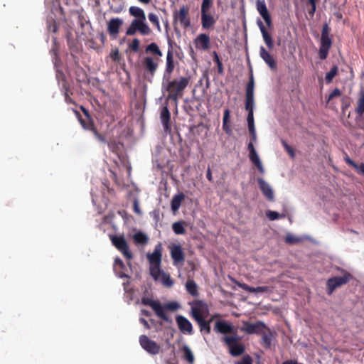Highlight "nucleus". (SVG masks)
I'll return each mask as SVG.
<instances>
[{
    "mask_svg": "<svg viewBox=\"0 0 364 364\" xmlns=\"http://www.w3.org/2000/svg\"><path fill=\"white\" fill-rule=\"evenodd\" d=\"M191 80V76H181L173 80H170L168 77L163 78L162 88L168 92L166 100L177 102L183 96L184 90L190 84Z\"/></svg>",
    "mask_w": 364,
    "mask_h": 364,
    "instance_id": "f257e3e1",
    "label": "nucleus"
},
{
    "mask_svg": "<svg viewBox=\"0 0 364 364\" xmlns=\"http://www.w3.org/2000/svg\"><path fill=\"white\" fill-rule=\"evenodd\" d=\"M162 245L161 242H159L155 245L154 252L146 255V257L150 264V274L156 281L159 280V276L161 273V264L162 259Z\"/></svg>",
    "mask_w": 364,
    "mask_h": 364,
    "instance_id": "f03ea898",
    "label": "nucleus"
},
{
    "mask_svg": "<svg viewBox=\"0 0 364 364\" xmlns=\"http://www.w3.org/2000/svg\"><path fill=\"white\" fill-rule=\"evenodd\" d=\"M331 28L328 23H324L322 26L318 55L321 60L327 58L329 50L331 48L333 41L330 36Z\"/></svg>",
    "mask_w": 364,
    "mask_h": 364,
    "instance_id": "7ed1b4c3",
    "label": "nucleus"
},
{
    "mask_svg": "<svg viewBox=\"0 0 364 364\" xmlns=\"http://www.w3.org/2000/svg\"><path fill=\"white\" fill-rule=\"evenodd\" d=\"M80 109L82 111V112L84 113V114L85 115V117L87 118V121H86L82 118V117L78 111L74 110V112H75L76 117H77L82 127L86 130L91 131L92 132V134H94L95 137L98 141H100V142L105 143L106 139H105V136L102 135V134L99 133L97 132V130L96 129V128L95 127L93 121L91 118V116L90 115L88 110L87 109H85L83 106H80Z\"/></svg>",
    "mask_w": 364,
    "mask_h": 364,
    "instance_id": "20e7f679",
    "label": "nucleus"
},
{
    "mask_svg": "<svg viewBox=\"0 0 364 364\" xmlns=\"http://www.w3.org/2000/svg\"><path fill=\"white\" fill-rule=\"evenodd\" d=\"M178 23L185 29L191 26L189 7L188 6L183 5L178 10L176 9L173 12V24L176 33L179 32L176 26Z\"/></svg>",
    "mask_w": 364,
    "mask_h": 364,
    "instance_id": "39448f33",
    "label": "nucleus"
},
{
    "mask_svg": "<svg viewBox=\"0 0 364 364\" xmlns=\"http://www.w3.org/2000/svg\"><path fill=\"white\" fill-rule=\"evenodd\" d=\"M222 341L227 346L230 354L233 357L242 355L245 350V345L240 342L238 336H225L222 338Z\"/></svg>",
    "mask_w": 364,
    "mask_h": 364,
    "instance_id": "423d86ee",
    "label": "nucleus"
},
{
    "mask_svg": "<svg viewBox=\"0 0 364 364\" xmlns=\"http://www.w3.org/2000/svg\"><path fill=\"white\" fill-rule=\"evenodd\" d=\"M139 32L142 36H149L151 29L146 23V18L133 19L126 31L127 36H133Z\"/></svg>",
    "mask_w": 364,
    "mask_h": 364,
    "instance_id": "0eeeda50",
    "label": "nucleus"
},
{
    "mask_svg": "<svg viewBox=\"0 0 364 364\" xmlns=\"http://www.w3.org/2000/svg\"><path fill=\"white\" fill-rule=\"evenodd\" d=\"M112 245L123 255V256L130 260L133 257V255L129 250L127 242L123 235H109Z\"/></svg>",
    "mask_w": 364,
    "mask_h": 364,
    "instance_id": "6e6552de",
    "label": "nucleus"
},
{
    "mask_svg": "<svg viewBox=\"0 0 364 364\" xmlns=\"http://www.w3.org/2000/svg\"><path fill=\"white\" fill-rule=\"evenodd\" d=\"M343 275L341 277H333L327 280V293L331 295L336 289L347 284L351 279L352 275L346 272L343 271Z\"/></svg>",
    "mask_w": 364,
    "mask_h": 364,
    "instance_id": "1a4fd4ad",
    "label": "nucleus"
},
{
    "mask_svg": "<svg viewBox=\"0 0 364 364\" xmlns=\"http://www.w3.org/2000/svg\"><path fill=\"white\" fill-rule=\"evenodd\" d=\"M141 304L146 306H149L154 311L156 315L163 321L172 323V319L167 315V314L164 313V308L159 301H154L149 297H143L141 299Z\"/></svg>",
    "mask_w": 364,
    "mask_h": 364,
    "instance_id": "9d476101",
    "label": "nucleus"
},
{
    "mask_svg": "<svg viewBox=\"0 0 364 364\" xmlns=\"http://www.w3.org/2000/svg\"><path fill=\"white\" fill-rule=\"evenodd\" d=\"M254 77L253 75L251 74L250 76V80L246 86L245 91V109L250 112H254V106H255V100H254Z\"/></svg>",
    "mask_w": 364,
    "mask_h": 364,
    "instance_id": "9b49d317",
    "label": "nucleus"
},
{
    "mask_svg": "<svg viewBox=\"0 0 364 364\" xmlns=\"http://www.w3.org/2000/svg\"><path fill=\"white\" fill-rule=\"evenodd\" d=\"M139 343L143 349L151 355H156L160 352L161 347L156 342L151 340L146 335L139 337Z\"/></svg>",
    "mask_w": 364,
    "mask_h": 364,
    "instance_id": "f8f14e48",
    "label": "nucleus"
},
{
    "mask_svg": "<svg viewBox=\"0 0 364 364\" xmlns=\"http://www.w3.org/2000/svg\"><path fill=\"white\" fill-rule=\"evenodd\" d=\"M267 329L266 324L261 321L256 323H250L248 321L243 322V326L241 328L242 331L247 334H261Z\"/></svg>",
    "mask_w": 364,
    "mask_h": 364,
    "instance_id": "ddd939ff",
    "label": "nucleus"
},
{
    "mask_svg": "<svg viewBox=\"0 0 364 364\" xmlns=\"http://www.w3.org/2000/svg\"><path fill=\"white\" fill-rule=\"evenodd\" d=\"M124 21L120 18H112L107 22V31L112 39H116Z\"/></svg>",
    "mask_w": 364,
    "mask_h": 364,
    "instance_id": "4468645a",
    "label": "nucleus"
},
{
    "mask_svg": "<svg viewBox=\"0 0 364 364\" xmlns=\"http://www.w3.org/2000/svg\"><path fill=\"white\" fill-rule=\"evenodd\" d=\"M171 257L174 265L182 264L185 260L183 248L179 244H173L170 247Z\"/></svg>",
    "mask_w": 364,
    "mask_h": 364,
    "instance_id": "2eb2a0df",
    "label": "nucleus"
},
{
    "mask_svg": "<svg viewBox=\"0 0 364 364\" xmlns=\"http://www.w3.org/2000/svg\"><path fill=\"white\" fill-rule=\"evenodd\" d=\"M159 60L160 59L159 58H156L154 60L152 57L150 56L145 57L142 61L145 73H147L151 77H153L158 68Z\"/></svg>",
    "mask_w": 364,
    "mask_h": 364,
    "instance_id": "dca6fc26",
    "label": "nucleus"
},
{
    "mask_svg": "<svg viewBox=\"0 0 364 364\" xmlns=\"http://www.w3.org/2000/svg\"><path fill=\"white\" fill-rule=\"evenodd\" d=\"M256 8L268 27L272 26V18L264 0H256Z\"/></svg>",
    "mask_w": 364,
    "mask_h": 364,
    "instance_id": "f3484780",
    "label": "nucleus"
},
{
    "mask_svg": "<svg viewBox=\"0 0 364 364\" xmlns=\"http://www.w3.org/2000/svg\"><path fill=\"white\" fill-rule=\"evenodd\" d=\"M206 311H208L207 306L202 301H196L191 308L192 316L196 321L203 318Z\"/></svg>",
    "mask_w": 364,
    "mask_h": 364,
    "instance_id": "a211bd4d",
    "label": "nucleus"
},
{
    "mask_svg": "<svg viewBox=\"0 0 364 364\" xmlns=\"http://www.w3.org/2000/svg\"><path fill=\"white\" fill-rule=\"evenodd\" d=\"M247 149L249 150V157L252 163L257 168L258 171L261 173H264V169L262 164V162L259 158V156L257 155L256 150L255 149L254 144H252V141H250L248 144Z\"/></svg>",
    "mask_w": 364,
    "mask_h": 364,
    "instance_id": "6ab92c4d",
    "label": "nucleus"
},
{
    "mask_svg": "<svg viewBox=\"0 0 364 364\" xmlns=\"http://www.w3.org/2000/svg\"><path fill=\"white\" fill-rule=\"evenodd\" d=\"M178 329L183 333H193V326L188 319L182 315H178L176 317Z\"/></svg>",
    "mask_w": 364,
    "mask_h": 364,
    "instance_id": "aec40b11",
    "label": "nucleus"
},
{
    "mask_svg": "<svg viewBox=\"0 0 364 364\" xmlns=\"http://www.w3.org/2000/svg\"><path fill=\"white\" fill-rule=\"evenodd\" d=\"M214 331L222 334H232L235 332L234 326L224 320L215 322Z\"/></svg>",
    "mask_w": 364,
    "mask_h": 364,
    "instance_id": "412c9836",
    "label": "nucleus"
},
{
    "mask_svg": "<svg viewBox=\"0 0 364 364\" xmlns=\"http://www.w3.org/2000/svg\"><path fill=\"white\" fill-rule=\"evenodd\" d=\"M210 38L206 33L199 34L193 41L195 47L198 50H206L210 47Z\"/></svg>",
    "mask_w": 364,
    "mask_h": 364,
    "instance_id": "4be33fe9",
    "label": "nucleus"
},
{
    "mask_svg": "<svg viewBox=\"0 0 364 364\" xmlns=\"http://www.w3.org/2000/svg\"><path fill=\"white\" fill-rule=\"evenodd\" d=\"M259 55L271 70H277L276 60L263 46L259 48Z\"/></svg>",
    "mask_w": 364,
    "mask_h": 364,
    "instance_id": "5701e85b",
    "label": "nucleus"
},
{
    "mask_svg": "<svg viewBox=\"0 0 364 364\" xmlns=\"http://www.w3.org/2000/svg\"><path fill=\"white\" fill-rule=\"evenodd\" d=\"M200 19L202 28L205 30L213 29L217 22V18L210 13L201 14Z\"/></svg>",
    "mask_w": 364,
    "mask_h": 364,
    "instance_id": "b1692460",
    "label": "nucleus"
},
{
    "mask_svg": "<svg viewBox=\"0 0 364 364\" xmlns=\"http://www.w3.org/2000/svg\"><path fill=\"white\" fill-rule=\"evenodd\" d=\"M259 189L267 200L273 201L274 196L271 186L262 178L257 179Z\"/></svg>",
    "mask_w": 364,
    "mask_h": 364,
    "instance_id": "393cba45",
    "label": "nucleus"
},
{
    "mask_svg": "<svg viewBox=\"0 0 364 364\" xmlns=\"http://www.w3.org/2000/svg\"><path fill=\"white\" fill-rule=\"evenodd\" d=\"M175 68L173 54L171 49H168L166 55V69L163 78L170 77Z\"/></svg>",
    "mask_w": 364,
    "mask_h": 364,
    "instance_id": "a878e982",
    "label": "nucleus"
},
{
    "mask_svg": "<svg viewBox=\"0 0 364 364\" xmlns=\"http://www.w3.org/2000/svg\"><path fill=\"white\" fill-rule=\"evenodd\" d=\"M257 25L260 29L265 44L269 50H272L274 48V43L271 34L267 31L261 20H258Z\"/></svg>",
    "mask_w": 364,
    "mask_h": 364,
    "instance_id": "bb28decb",
    "label": "nucleus"
},
{
    "mask_svg": "<svg viewBox=\"0 0 364 364\" xmlns=\"http://www.w3.org/2000/svg\"><path fill=\"white\" fill-rule=\"evenodd\" d=\"M160 118L165 131L171 129V113L167 105L164 106L161 111Z\"/></svg>",
    "mask_w": 364,
    "mask_h": 364,
    "instance_id": "cd10ccee",
    "label": "nucleus"
},
{
    "mask_svg": "<svg viewBox=\"0 0 364 364\" xmlns=\"http://www.w3.org/2000/svg\"><path fill=\"white\" fill-rule=\"evenodd\" d=\"M237 286L242 289L250 293H264L270 291V288L267 286L252 287L245 283H237Z\"/></svg>",
    "mask_w": 364,
    "mask_h": 364,
    "instance_id": "c85d7f7f",
    "label": "nucleus"
},
{
    "mask_svg": "<svg viewBox=\"0 0 364 364\" xmlns=\"http://www.w3.org/2000/svg\"><path fill=\"white\" fill-rule=\"evenodd\" d=\"M230 111L229 109H225L223 113V129L228 135L232 134V129L230 124Z\"/></svg>",
    "mask_w": 364,
    "mask_h": 364,
    "instance_id": "c756f323",
    "label": "nucleus"
},
{
    "mask_svg": "<svg viewBox=\"0 0 364 364\" xmlns=\"http://www.w3.org/2000/svg\"><path fill=\"white\" fill-rule=\"evenodd\" d=\"M185 198V195L183 193H180L173 196L172 200L171 201V208L173 212H176L178 210L182 201Z\"/></svg>",
    "mask_w": 364,
    "mask_h": 364,
    "instance_id": "7c9ffc66",
    "label": "nucleus"
},
{
    "mask_svg": "<svg viewBox=\"0 0 364 364\" xmlns=\"http://www.w3.org/2000/svg\"><path fill=\"white\" fill-rule=\"evenodd\" d=\"M213 318H211L210 320L206 321L203 318L196 321L201 333H203L205 334L210 333V323L213 321Z\"/></svg>",
    "mask_w": 364,
    "mask_h": 364,
    "instance_id": "2f4dec72",
    "label": "nucleus"
},
{
    "mask_svg": "<svg viewBox=\"0 0 364 364\" xmlns=\"http://www.w3.org/2000/svg\"><path fill=\"white\" fill-rule=\"evenodd\" d=\"M267 332L264 331L261 333L262 344L265 348H269L272 346V333L269 328L267 327Z\"/></svg>",
    "mask_w": 364,
    "mask_h": 364,
    "instance_id": "473e14b6",
    "label": "nucleus"
},
{
    "mask_svg": "<svg viewBox=\"0 0 364 364\" xmlns=\"http://www.w3.org/2000/svg\"><path fill=\"white\" fill-rule=\"evenodd\" d=\"M129 14L134 17V19H142L146 18L144 11L138 6H132L129 9Z\"/></svg>",
    "mask_w": 364,
    "mask_h": 364,
    "instance_id": "72a5a7b5",
    "label": "nucleus"
},
{
    "mask_svg": "<svg viewBox=\"0 0 364 364\" xmlns=\"http://www.w3.org/2000/svg\"><path fill=\"white\" fill-rule=\"evenodd\" d=\"M185 225H186V221L179 220L173 223L172 230L176 235H183L186 233Z\"/></svg>",
    "mask_w": 364,
    "mask_h": 364,
    "instance_id": "f704fd0d",
    "label": "nucleus"
},
{
    "mask_svg": "<svg viewBox=\"0 0 364 364\" xmlns=\"http://www.w3.org/2000/svg\"><path fill=\"white\" fill-rule=\"evenodd\" d=\"M186 289L191 296L195 297L198 296V286L194 280H188L186 283Z\"/></svg>",
    "mask_w": 364,
    "mask_h": 364,
    "instance_id": "c9c22d12",
    "label": "nucleus"
},
{
    "mask_svg": "<svg viewBox=\"0 0 364 364\" xmlns=\"http://www.w3.org/2000/svg\"><path fill=\"white\" fill-rule=\"evenodd\" d=\"M145 50L146 53H151L153 55H155L159 59L162 56V52L161 51L158 45L156 43H151L150 44H149L146 46Z\"/></svg>",
    "mask_w": 364,
    "mask_h": 364,
    "instance_id": "e433bc0d",
    "label": "nucleus"
},
{
    "mask_svg": "<svg viewBox=\"0 0 364 364\" xmlns=\"http://www.w3.org/2000/svg\"><path fill=\"white\" fill-rule=\"evenodd\" d=\"M108 147L109 149L117 156L119 155L122 151L123 144L115 140H110L107 142Z\"/></svg>",
    "mask_w": 364,
    "mask_h": 364,
    "instance_id": "4c0bfd02",
    "label": "nucleus"
},
{
    "mask_svg": "<svg viewBox=\"0 0 364 364\" xmlns=\"http://www.w3.org/2000/svg\"><path fill=\"white\" fill-rule=\"evenodd\" d=\"M355 112L359 116H362L364 114V90H362L360 92V96L357 101V107L355 108Z\"/></svg>",
    "mask_w": 364,
    "mask_h": 364,
    "instance_id": "58836bf2",
    "label": "nucleus"
},
{
    "mask_svg": "<svg viewBox=\"0 0 364 364\" xmlns=\"http://www.w3.org/2000/svg\"><path fill=\"white\" fill-rule=\"evenodd\" d=\"M159 279H160L161 283L166 287H171L173 285V281L170 275L162 270Z\"/></svg>",
    "mask_w": 364,
    "mask_h": 364,
    "instance_id": "ea45409f",
    "label": "nucleus"
},
{
    "mask_svg": "<svg viewBox=\"0 0 364 364\" xmlns=\"http://www.w3.org/2000/svg\"><path fill=\"white\" fill-rule=\"evenodd\" d=\"M338 73V68L336 65L332 66L329 72L326 74L325 80L327 84L332 82L333 79L337 75Z\"/></svg>",
    "mask_w": 364,
    "mask_h": 364,
    "instance_id": "a19ab883",
    "label": "nucleus"
},
{
    "mask_svg": "<svg viewBox=\"0 0 364 364\" xmlns=\"http://www.w3.org/2000/svg\"><path fill=\"white\" fill-rule=\"evenodd\" d=\"M345 161L349 166H350L353 167L354 168H355L360 174H362V171L361 170L364 169V164L363 163H361L360 164H357L351 159H350V157L348 156H347V155L345 157Z\"/></svg>",
    "mask_w": 364,
    "mask_h": 364,
    "instance_id": "79ce46f5",
    "label": "nucleus"
},
{
    "mask_svg": "<svg viewBox=\"0 0 364 364\" xmlns=\"http://www.w3.org/2000/svg\"><path fill=\"white\" fill-rule=\"evenodd\" d=\"M134 242L136 243V244H141V245H143V244H145L148 242V237L147 236L141 232H136L134 235Z\"/></svg>",
    "mask_w": 364,
    "mask_h": 364,
    "instance_id": "37998d69",
    "label": "nucleus"
},
{
    "mask_svg": "<svg viewBox=\"0 0 364 364\" xmlns=\"http://www.w3.org/2000/svg\"><path fill=\"white\" fill-rule=\"evenodd\" d=\"M148 18H149V21L154 26H156V28L158 30V31L160 32L161 31V26H160V23H159V16L156 14H154V13H149L148 14Z\"/></svg>",
    "mask_w": 364,
    "mask_h": 364,
    "instance_id": "c03bdc74",
    "label": "nucleus"
},
{
    "mask_svg": "<svg viewBox=\"0 0 364 364\" xmlns=\"http://www.w3.org/2000/svg\"><path fill=\"white\" fill-rule=\"evenodd\" d=\"M183 357L190 363H193L194 361V356L188 346H184L183 347Z\"/></svg>",
    "mask_w": 364,
    "mask_h": 364,
    "instance_id": "a18cd8bd",
    "label": "nucleus"
},
{
    "mask_svg": "<svg viewBox=\"0 0 364 364\" xmlns=\"http://www.w3.org/2000/svg\"><path fill=\"white\" fill-rule=\"evenodd\" d=\"M213 61L217 65L218 74L223 75L224 73L223 63H222L221 60H220V58H219L218 53L215 51H214L213 53Z\"/></svg>",
    "mask_w": 364,
    "mask_h": 364,
    "instance_id": "49530a36",
    "label": "nucleus"
},
{
    "mask_svg": "<svg viewBox=\"0 0 364 364\" xmlns=\"http://www.w3.org/2000/svg\"><path fill=\"white\" fill-rule=\"evenodd\" d=\"M212 0H203L200 8L201 14L209 13V10L212 7Z\"/></svg>",
    "mask_w": 364,
    "mask_h": 364,
    "instance_id": "de8ad7c7",
    "label": "nucleus"
},
{
    "mask_svg": "<svg viewBox=\"0 0 364 364\" xmlns=\"http://www.w3.org/2000/svg\"><path fill=\"white\" fill-rule=\"evenodd\" d=\"M162 307L164 308L163 309L164 313L166 314V310L172 311H176L180 308V305L176 301H171V302L165 304L164 306L162 305Z\"/></svg>",
    "mask_w": 364,
    "mask_h": 364,
    "instance_id": "09e8293b",
    "label": "nucleus"
},
{
    "mask_svg": "<svg viewBox=\"0 0 364 364\" xmlns=\"http://www.w3.org/2000/svg\"><path fill=\"white\" fill-rule=\"evenodd\" d=\"M266 215L270 220H275L279 218H282L284 217V215H280L279 213H277L276 211H272V210L267 211Z\"/></svg>",
    "mask_w": 364,
    "mask_h": 364,
    "instance_id": "8fccbe9b",
    "label": "nucleus"
},
{
    "mask_svg": "<svg viewBox=\"0 0 364 364\" xmlns=\"http://www.w3.org/2000/svg\"><path fill=\"white\" fill-rule=\"evenodd\" d=\"M300 241H301L300 238H299L291 234H288L285 237V242L287 243L291 244V245L299 243Z\"/></svg>",
    "mask_w": 364,
    "mask_h": 364,
    "instance_id": "3c124183",
    "label": "nucleus"
},
{
    "mask_svg": "<svg viewBox=\"0 0 364 364\" xmlns=\"http://www.w3.org/2000/svg\"><path fill=\"white\" fill-rule=\"evenodd\" d=\"M140 41L138 38H134L132 43L129 45V48L134 52H138L139 50Z\"/></svg>",
    "mask_w": 364,
    "mask_h": 364,
    "instance_id": "603ef678",
    "label": "nucleus"
},
{
    "mask_svg": "<svg viewBox=\"0 0 364 364\" xmlns=\"http://www.w3.org/2000/svg\"><path fill=\"white\" fill-rule=\"evenodd\" d=\"M282 146H284V149L287 151V152L293 158L294 157V149L290 146L286 141L282 140Z\"/></svg>",
    "mask_w": 364,
    "mask_h": 364,
    "instance_id": "864d4df0",
    "label": "nucleus"
},
{
    "mask_svg": "<svg viewBox=\"0 0 364 364\" xmlns=\"http://www.w3.org/2000/svg\"><path fill=\"white\" fill-rule=\"evenodd\" d=\"M235 364H252V359L249 355H245L242 360L235 363Z\"/></svg>",
    "mask_w": 364,
    "mask_h": 364,
    "instance_id": "5fc2aeb1",
    "label": "nucleus"
},
{
    "mask_svg": "<svg viewBox=\"0 0 364 364\" xmlns=\"http://www.w3.org/2000/svg\"><path fill=\"white\" fill-rule=\"evenodd\" d=\"M341 95V90L338 88H335L328 97L327 102H329L333 98L338 97Z\"/></svg>",
    "mask_w": 364,
    "mask_h": 364,
    "instance_id": "6e6d98bb",
    "label": "nucleus"
},
{
    "mask_svg": "<svg viewBox=\"0 0 364 364\" xmlns=\"http://www.w3.org/2000/svg\"><path fill=\"white\" fill-rule=\"evenodd\" d=\"M248 130L250 134V141H252V144L257 140V135L255 131V127H248Z\"/></svg>",
    "mask_w": 364,
    "mask_h": 364,
    "instance_id": "4d7b16f0",
    "label": "nucleus"
},
{
    "mask_svg": "<svg viewBox=\"0 0 364 364\" xmlns=\"http://www.w3.org/2000/svg\"><path fill=\"white\" fill-rule=\"evenodd\" d=\"M110 57L114 61L119 62L120 60V55L118 49L112 50L110 53Z\"/></svg>",
    "mask_w": 364,
    "mask_h": 364,
    "instance_id": "13d9d810",
    "label": "nucleus"
},
{
    "mask_svg": "<svg viewBox=\"0 0 364 364\" xmlns=\"http://www.w3.org/2000/svg\"><path fill=\"white\" fill-rule=\"evenodd\" d=\"M247 122L248 127L255 126L253 112H248L247 117Z\"/></svg>",
    "mask_w": 364,
    "mask_h": 364,
    "instance_id": "bf43d9fd",
    "label": "nucleus"
},
{
    "mask_svg": "<svg viewBox=\"0 0 364 364\" xmlns=\"http://www.w3.org/2000/svg\"><path fill=\"white\" fill-rule=\"evenodd\" d=\"M114 264L117 265L119 267L123 269L124 267V264L123 261L119 258H116L114 259Z\"/></svg>",
    "mask_w": 364,
    "mask_h": 364,
    "instance_id": "052dcab7",
    "label": "nucleus"
},
{
    "mask_svg": "<svg viewBox=\"0 0 364 364\" xmlns=\"http://www.w3.org/2000/svg\"><path fill=\"white\" fill-rule=\"evenodd\" d=\"M139 322H140L141 324H143V326H144V328H146V329H150V328H151V327H150V326H149V324L148 321H147L145 318H139Z\"/></svg>",
    "mask_w": 364,
    "mask_h": 364,
    "instance_id": "680f3d73",
    "label": "nucleus"
},
{
    "mask_svg": "<svg viewBox=\"0 0 364 364\" xmlns=\"http://www.w3.org/2000/svg\"><path fill=\"white\" fill-rule=\"evenodd\" d=\"M134 210L136 213L141 214V210L139 209L138 202L136 200L134 202Z\"/></svg>",
    "mask_w": 364,
    "mask_h": 364,
    "instance_id": "e2e57ef3",
    "label": "nucleus"
},
{
    "mask_svg": "<svg viewBox=\"0 0 364 364\" xmlns=\"http://www.w3.org/2000/svg\"><path fill=\"white\" fill-rule=\"evenodd\" d=\"M316 9V6L311 5V9L309 11V14L312 17L314 16Z\"/></svg>",
    "mask_w": 364,
    "mask_h": 364,
    "instance_id": "0e129e2a",
    "label": "nucleus"
},
{
    "mask_svg": "<svg viewBox=\"0 0 364 364\" xmlns=\"http://www.w3.org/2000/svg\"><path fill=\"white\" fill-rule=\"evenodd\" d=\"M65 100L68 103H73L72 98L68 95L67 92L65 93Z\"/></svg>",
    "mask_w": 364,
    "mask_h": 364,
    "instance_id": "69168bd1",
    "label": "nucleus"
},
{
    "mask_svg": "<svg viewBox=\"0 0 364 364\" xmlns=\"http://www.w3.org/2000/svg\"><path fill=\"white\" fill-rule=\"evenodd\" d=\"M282 364H299L296 360H287L282 363Z\"/></svg>",
    "mask_w": 364,
    "mask_h": 364,
    "instance_id": "338daca9",
    "label": "nucleus"
},
{
    "mask_svg": "<svg viewBox=\"0 0 364 364\" xmlns=\"http://www.w3.org/2000/svg\"><path fill=\"white\" fill-rule=\"evenodd\" d=\"M141 314L145 316H151V313L146 310V309H141Z\"/></svg>",
    "mask_w": 364,
    "mask_h": 364,
    "instance_id": "774afa93",
    "label": "nucleus"
}]
</instances>
